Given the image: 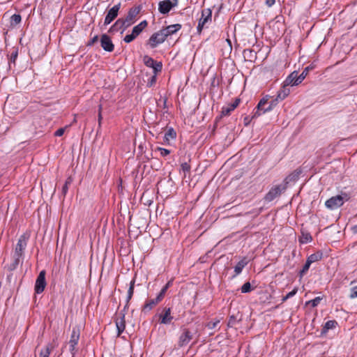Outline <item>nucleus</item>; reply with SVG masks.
<instances>
[{"label":"nucleus","mask_w":357,"mask_h":357,"mask_svg":"<svg viewBox=\"0 0 357 357\" xmlns=\"http://www.w3.org/2000/svg\"><path fill=\"white\" fill-rule=\"evenodd\" d=\"M141 10L140 6L132 7L129 10L125 18L118 19L115 23L109 28L108 32L109 33H114L119 31H121L122 34L125 30L135 22L137 15L139 13Z\"/></svg>","instance_id":"obj_1"},{"label":"nucleus","mask_w":357,"mask_h":357,"mask_svg":"<svg viewBox=\"0 0 357 357\" xmlns=\"http://www.w3.org/2000/svg\"><path fill=\"white\" fill-rule=\"evenodd\" d=\"M350 199L349 194L345 192H341L340 195L331 197L326 201L325 206L326 208L334 210L342 206L345 202Z\"/></svg>","instance_id":"obj_2"},{"label":"nucleus","mask_w":357,"mask_h":357,"mask_svg":"<svg viewBox=\"0 0 357 357\" xmlns=\"http://www.w3.org/2000/svg\"><path fill=\"white\" fill-rule=\"evenodd\" d=\"M212 20V10L211 8H206L202 11V17L199 20L197 27V32L202 33V29L208 24L211 22Z\"/></svg>","instance_id":"obj_3"},{"label":"nucleus","mask_w":357,"mask_h":357,"mask_svg":"<svg viewBox=\"0 0 357 357\" xmlns=\"http://www.w3.org/2000/svg\"><path fill=\"white\" fill-rule=\"evenodd\" d=\"M29 239V236L24 234L21 235L18 239V241L15 245V252L13 255L16 257H22L24 255V252L27 245V241Z\"/></svg>","instance_id":"obj_4"},{"label":"nucleus","mask_w":357,"mask_h":357,"mask_svg":"<svg viewBox=\"0 0 357 357\" xmlns=\"http://www.w3.org/2000/svg\"><path fill=\"white\" fill-rule=\"evenodd\" d=\"M286 186L284 185H278L271 188L268 192L265 195L264 200L268 202H272L276 197H279L282 192L286 190Z\"/></svg>","instance_id":"obj_5"},{"label":"nucleus","mask_w":357,"mask_h":357,"mask_svg":"<svg viewBox=\"0 0 357 357\" xmlns=\"http://www.w3.org/2000/svg\"><path fill=\"white\" fill-rule=\"evenodd\" d=\"M165 40V34H164V33H162V30L160 29L158 32H155L151 35L147 42V44L149 45L151 48H155L159 44L164 43Z\"/></svg>","instance_id":"obj_6"},{"label":"nucleus","mask_w":357,"mask_h":357,"mask_svg":"<svg viewBox=\"0 0 357 357\" xmlns=\"http://www.w3.org/2000/svg\"><path fill=\"white\" fill-rule=\"evenodd\" d=\"M45 275L46 271L43 270L39 273L37 277L35 284V291L36 294L42 293L47 285Z\"/></svg>","instance_id":"obj_7"},{"label":"nucleus","mask_w":357,"mask_h":357,"mask_svg":"<svg viewBox=\"0 0 357 357\" xmlns=\"http://www.w3.org/2000/svg\"><path fill=\"white\" fill-rule=\"evenodd\" d=\"M178 4V0H165L160 1L158 10L162 14H167L172 8Z\"/></svg>","instance_id":"obj_8"},{"label":"nucleus","mask_w":357,"mask_h":357,"mask_svg":"<svg viewBox=\"0 0 357 357\" xmlns=\"http://www.w3.org/2000/svg\"><path fill=\"white\" fill-rule=\"evenodd\" d=\"M79 336H80L79 328L77 326L73 327L72 329V333H71L70 339L69 341L70 351L71 353L74 352V351L75 349V347L77 344L78 341L79 340Z\"/></svg>","instance_id":"obj_9"},{"label":"nucleus","mask_w":357,"mask_h":357,"mask_svg":"<svg viewBox=\"0 0 357 357\" xmlns=\"http://www.w3.org/2000/svg\"><path fill=\"white\" fill-rule=\"evenodd\" d=\"M121 7V3H118L111 8L105 18L104 25L107 26L116 17L118 16V13Z\"/></svg>","instance_id":"obj_10"},{"label":"nucleus","mask_w":357,"mask_h":357,"mask_svg":"<svg viewBox=\"0 0 357 357\" xmlns=\"http://www.w3.org/2000/svg\"><path fill=\"white\" fill-rule=\"evenodd\" d=\"M192 339V333L188 328H183V332L181 334L178 345L179 347H183L184 346H186L190 340Z\"/></svg>","instance_id":"obj_11"},{"label":"nucleus","mask_w":357,"mask_h":357,"mask_svg":"<svg viewBox=\"0 0 357 357\" xmlns=\"http://www.w3.org/2000/svg\"><path fill=\"white\" fill-rule=\"evenodd\" d=\"M270 98V96H266L260 100L256 107V111L252 116V119L257 118L264 114V109H265L267 106Z\"/></svg>","instance_id":"obj_12"},{"label":"nucleus","mask_w":357,"mask_h":357,"mask_svg":"<svg viewBox=\"0 0 357 357\" xmlns=\"http://www.w3.org/2000/svg\"><path fill=\"white\" fill-rule=\"evenodd\" d=\"M100 45L102 49L106 51L111 52L114 49V45L109 38L107 34H102L100 38Z\"/></svg>","instance_id":"obj_13"},{"label":"nucleus","mask_w":357,"mask_h":357,"mask_svg":"<svg viewBox=\"0 0 357 357\" xmlns=\"http://www.w3.org/2000/svg\"><path fill=\"white\" fill-rule=\"evenodd\" d=\"M171 308L165 307L162 312L159 315L160 323L163 324H170L173 320V317L171 315Z\"/></svg>","instance_id":"obj_14"},{"label":"nucleus","mask_w":357,"mask_h":357,"mask_svg":"<svg viewBox=\"0 0 357 357\" xmlns=\"http://www.w3.org/2000/svg\"><path fill=\"white\" fill-rule=\"evenodd\" d=\"M298 73L296 70L292 72L284 80V83L285 86H297L302 82H298Z\"/></svg>","instance_id":"obj_15"},{"label":"nucleus","mask_w":357,"mask_h":357,"mask_svg":"<svg viewBox=\"0 0 357 357\" xmlns=\"http://www.w3.org/2000/svg\"><path fill=\"white\" fill-rule=\"evenodd\" d=\"M116 326L118 331V336H119L125 330L126 321H125V313L121 312L119 317L115 320Z\"/></svg>","instance_id":"obj_16"},{"label":"nucleus","mask_w":357,"mask_h":357,"mask_svg":"<svg viewBox=\"0 0 357 357\" xmlns=\"http://www.w3.org/2000/svg\"><path fill=\"white\" fill-rule=\"evenodd\" d=\"M181 29V24H174L169 26H166L165 28L162 29V33L165 34V38H167L169 36H172L176 33L178 31Z\"/></svg>","instance_id":"obj_17"},{"label":"nucleus","mask_w":357,"mask_h":357,"mask_svg":"<svg viewBox=\"0 0 357 357\" xmlns=\"http://www.w3.org/2000/svg\"><path fill=\"white\" fill-rule=\"evenodd\" d=\"M302 173V171L299 169H297L296 170H294L293 172H291L290 174H289L284 180V185H285L287 187V185L288 183H289L290 182H295L296 181L298 178H299V176L300 174Z\"/></svg>","instance_id":"obj_18"},{"label":"nucleus","mask_w":357,"mask_h":357,"mask_svg":"<svg viewBox=\"0 0 357 357\" xmlns=\"http://www.w3.org/2000/svg\"><path fill=\"white\" fill-rule=\"evenodd\" d=\"M162 301L158 296L155 298L150 299L146 301L144 307V311H150L152 310L157 304H158Z\"/></svg>","instance_id":"obj_19"},{"label":"nucleus","mask_w":357,"mask_h":357,"mask_svg":"<svg viewBox=\"0 0 357 357\" xmlns=\"http://www.w3.org/2000/svg\"><path fill=\"white\" fill-rule=\"evenodd\" d=\"M243 57L245 61L254 62L257 59V53L251 49H245L243 51Z\"/></svg>","instance_id":"obj_20"},{"label":"nucleus","mask_w":357,"mask_h":357,"mask_svg":"<svg viewBox=\"0 0 357 357\" xmlns=\"http://www.w3.org/2000/svg\"><path fill=\"white\" fill-rule=\"evenodd\" d=\"M337 325V322L335 320H329L326 321L321 329V335H324L326 334L330 329L335 328Z\"/></svg>","instance_id":"obj_21"},{"label":"nucleus","mask_w":357,"mask_h":357,"mask_svg":"<svg viewBox=\"0 0 357 357\" xmlns=\"http://www.w3.org/2000/svg\"><path fill=\"white\" fill-rule=\"evenodd\" d=\"M287 86H285V84L283 83L282 89L278 91L276 98H278L279 101L283 100L290 93V90Z\"/></svg>","instance_id":"obj_22"},{"label":"nucleus","mask_w":357,"mask_h":357,"mask_svg":"<svg viewBox=\"0 0 357 357\" xmlns=\"http://www.w3.org/2000/svg\"><path fill=\"white\" fill-rule=\"evenodd\" d=\"M248 264V261L246 257H243L234 267L235 275L240 274L243 268Z\"/></svg>","instance_id":"obj_23"},{"label":"nucleus","mask_w":357,"mask_h":357,"mask_svg":"<svg viewBox=\"0 0 357 357\" xmlns=\"http://www.w3.org/2000/svg\"><path fill=\"white\" fill-rule=\"evenodd\" d=\"M135 279H132L130 281V287H129V289H128V295H127V298H126V305L124 307L123 310H125L126 308L128 307L129 301H130V299L132 298V297L133 296L134 288H135Z\"/></svg>","instance_id":"obj_24"},{"label":"nucleus","mask_w":357,"mask_h":357,"mask_svg":"<svg viewBox=\"0 0 357 357\" xmlns=\"http://www.w3.org/2000/svg\"><path fill=\"white\" fill-rule=\"evenodd\" d=\"M18 56V48L13 47V51L10 55V57L8 58V66L9 68H11L13 66H15V61Z\"/></svg>","instance_id":"obj_25"},{"label":"nucleus","mask_w":357,"mask_h":357,"mask_svg":"<svg viewBox=\"0 0 357 357\" xmlns=\"http://www.w3.org/2000/svg\"><path fill=\"white\" fill-rule=\"evenodd\" d=\"M148 22L146 20H143L139 24L135 26L132 29V32L136 36H138L142 31L147 26Z\"/></svg>","instance_id":"obj_26"},{"label":"nucleus","mask_w":357,"mask_h":357,"mask_svg":"<svg viewBox=\"0 0 357 357\" xmlns=\"http://www.w3.org/2000/svg\"><path fill=\"white\" fill-rule=\"evenodd\" d=\"M241 320V316L239 312L236 314H231L229 317L227 326L228 327H234L236 324Z\"/></svg>","instance_id":"obj_27"},{"label":"nucleus","mask_w":357,"mask_h":357,"mask_svg":"<svg viewBox=\"0 0 357 357\" xmlns=\"http://www.w3.org/2000/svg\"><path fill=\"white\" fill-rule=\"evenodd\" d=\"M176 137V132L172 128H169L165 132L164 136V141L169 142L170 139H174Z\"/></svg>","instance_id":"obj_28"},{"label":"nucleus","mask_w":357,"mask_h":357,"mask_svg":"<svg viewBox=\"0 0 357 357\" xmlns=\"http://www.w3.org/2000/svg\"><path fill=\"white\" fill-rule=\"evenodd\" d=\"M13 262L7 266V270L10 272L17 268V267L20 264V259L22 258L20 257H16L15 255H13Z\"/></svg>","instance_id":"obj_29"},{"label":"nucleus","mask_w":357,"mask_h":357,"mask_svg":"<svg viewBox=\"0 0 357 357\" xmlns=\"http://www.w3.org/2000/svg\"><path fill=\"white\" fill-rule=\"evenodd\" d=\"M323 253L321 252H317L314 254L310 255L307 260L309 261L311 264L320 261L322 259Z\"/></svg>","instance_id":"obj_30"},{"label":"nucleus","mask_w":357,"mask_h":357,"mask_svg":"<svg viewBox=\"0 0 357 357\" xmlns=\"http://www.w3.org/2000/svg\"><path fill=\"white\" fill-rule=\"evenodd\" d=\"M54 347L52 344H48L44 349H41L39 357H49Z\"/></svg>","instance_id":"obj_31"},{"label":"nucleus","mask_w":357,"mask_h":357,"mask_svg":"<svg viewBox=\"0 0 357 357\" xmlns=\"http://www.w3.org/2000/svg\"><path fill=\"white\" fill-rule=\"evenodd\" d=\"M278 102L279 100L277 98L272 99L270 102L268 101L267 106L265 109H264V114L273 110V108L278 105Z\"/></svg>","instance_id":"obj_32"},{"label":"nucleus","mask_w":357,"mask_h":357,"mask_svg":"<svg viewBox=\"0 0 357 357\" xmlns=\"http://www.w3.org/2000/svg\"><path fill=\"white\" fill-rule=\"evenodd\" d=\"M312 240V238L308 232H302V235L299 238V242L303 244L311 242Z\"/></svg>","instance_id":"obj_33"},{"label":"nucleus","mask_w":357,"mask_h":357,"mask_svg":"<svg viewBox=\"0 0 357 357\" xmlns=\"http://www.w3.org/2000/svg\"><path fill=\"white\" fill-rule=\"evenodd\" d=\"M313 68L314 67L311 65L305 68L303 72L299 75L298 82H303L307 75V74L309 73V71L312 70Z\"/></svg>","instance_id":"obj_34"},{"label":"nucleus","mask_w":357,"mask_h":357,"mask_svg":"<svg viewBox=\"0 0 357 357\" xmlns=\"http://www.w3.org/2000/svg\"><path fill=\"white\" fill-rule=\"evenodd\" d=\"M234 109H231V105H229L226 107H223L222 108L221 114L220 117H217L216 120L218 121L219 119L222 118V116H229Z\"/></svg>","instance_id":"obj_35"},{"label":"nucleus","mask_w":357,"mask_h":357,"mask_svg":"<svg viewBox=\"0 0 357 357\" xmlns=\"http://www.w3.org/2000/svg\"><path fill=\"white\" fill-rule=\"evenodd\" d=\"M143 61L147 67H150V68L153 67V64L155 62V61L153 59H152L151 57H150L147 55L144 56Z\"/></svg>","instance_id":"obj_36"},{"label":"nucleus","mask_w":357,"mask_h":357,"mask_svg":"<svg viewBox=\"0 0 357 357\" xmlns=\"http://www.w3.org/2000/svg\"><path fill=\"white\" fill-rule=\"evenodd\" d=\"M311 264H312L309 261L306 260V262L303 266V268L299 272V277L301 278H303V275L308 271Z\"/></svg>","instance_id":"obj_37"},{"label":"nucleus","mask_w":357,"mask_h":357,"mask_svg":"<svg viewBox=\"0 0 357 357\" xmlns=\"http://www.w3.org/2000/svg\"><path fill=\"white\" fill-rule=\"evenodd\" d=\"M22 17L20 14H14L10 17L11 25H17L21 22Z\"/></svg>","instance_id":"obj_38"},{"label":"nucleus","mask_w":357,"mask_h":357,"mask_svg":"<svg viewBox=\"0 0 357 357\" xmlns=\"http://www.w3.org/2000/svg\"><path fill=\"white\" fill-rule=\"evenodd\" d=\"M153 70V74H158V73L160 72L162 68V64L161 62L156 61L153 64V67H151Z\"/></svg>","instance_id":"obj_39"},{"label":"nucleus","mask_w":357,"mask_h":357,"mask_svg":"<svg viewBox=\"0 0 357 357\" xmlns=\"http://www.w3.org/2000/svg\"><path fill=\"white\" fill-rule=\"evenodd\" d=\"M253 289L251 287V284L249 282H245L241 288V291L242 293H249Z\"/></svg>","instance_id":"obj_40"},{"label":"nucleus","mask_w":357,"mask_h":357,"mask_svg":"<svg viewBox=\"0 0 357 357\" xmlns=\"http://www.w3.org/2000/svg\"><path fill=\"white\" fill-rule=\"evenodd\" d=\"M137 37V36H136L135 34L132 31L130 34H128L124 37L123 41L126 43H130L132 41H133Z\"/></svg>","instance_id":"obj_41"},{"label":"nucleus","mask_w":357,"mask_h":357,"mask_svg":"<svg viewBox=\"0 0 357 357\" xmlns=\"http://www.w3.org/2000/svg\"><path fill=\"white\" fill-rule=\"evenodd\" d=\"M321 299L322 298L321 297L318 296L311 301H309L307 303V304H310L312 307H314L320 303V301H321Z\"/></svg>","instance_id":"obj_42"},{"label":"nucleus","mask_w":357,"mask_h":357,"mask_svg":"<svg viewBox=\"0 0 357 357\" xmlns=\"http://www.w3.org/2000/svg\"><path fill=\"white\" fill-rule=\"evenodd\" d=\"M298 291V288L295 287L291 291L289 292L285 296H284L282 299V302L286 301L288 298L294 296Z\"/></svg>","instance_id":"obj_43"},{"label":"nucleus","mask_w":357,"mask_h":357,"mask_svg":"<svg viewBox=\"0 0 357 357\" xmlns=\"http://www.w3.org/2000/svg\"><path fill=\"white\" fill-rule=\"evenodd\" d=\"M157 150L160 151L162 157L167 156L170 153V151L165 148L158 147Z\"/></svg>","instance_id":"obj_44"},{"label":"nucleus","mask_w":357,"mask_h":357,"mask_svg":"<svg viewBox=\"0 0 357 357\" xmlns=\"http://www.w3.org/2000/svg\"><path fill=\"white\" fill-rule=\"evenodd\" d=\"M181 169L184 173L190 172V165L188 162H183L181 165Z\"/></svg>","instance_id":"obj_45"},{"label":"nucleus","mask_w":357,"mask_h":357,"mask_svg":"<svg viewBox=\"0 0 357 357\" xmlns=\"http://www.w3.org/2000/svg\"><path fill=\"white\" fill-rule=\"evenodd\" d=\"M349 298L351 299H354L355 298H357V285L355 287H353L351 289V293L349 295Z\"/></svg>","instance_id":"obj_46"},{"label":"nucleus","mask_w":357,"mask_h":357,"mask_svg":"<svg viewBox=\"0 0 357 357\" xmlns=\"http://www.w3.org/2000/svg\"><path fill=\"white\" fill-rule=\"evenodd\" d=\"M156 74H153L147 82V86L151 87L156 82Z\"/></svg>","instance_id":"obj_47"},{"label":"nucleus","mask_w":357,"mask_h":357,"mask_svg":"<svg viewBox=\"0 0 357 357\" xmlns=\"http://www.w3.org/2000/svg\"><path fill=\"white\" fill-rule=\"evenodd\" d=\"M167 289H168L167 287L164 286L162 288V289L160 290V291L159 294L158 295V296L162 300L164 298V297H165V295Z\"/></svg>","instance_id":"obj_48"},{"label":"nucleus","mask_w":357,"mask_h":357,"mask_svg":"<svg viewBox=\"0 0 357 357\" xmlns=\"http://www.w3.org/2000/svg\"><path fill=\"white\" fill-rule=\"evenodd\" d=\"M220 321L217 320L216 321H211L208 324L207 326L210 329H214L217 325L219 324Z\"/></svg>","instance_id":"obj_49"},{"label":"nucleus","mask_w":357,"mask_h":357,"mask_svg":"<svg viewBox=\"0 0 357 357\" xmlns=\"http://www.w3.org/2000/svg\"><path fill=\"white\" fill-rule=\"evenodd\" d=\"M65 132V128H61L59 129H58L55 132H54V135L56 136V137H61L63 135Z\"/></svg>","instance_id":"obj_50"},{"label":"nucleus","mask_w":357,"mask_h":357,"mask_svg":"<svg viewBox=\"0 0 357 357\" xmlns=\"http://www.w3.org/2000/svg\"><path fill=\"white\" fill-rule=\"evenodd\" d=\"M239 102L240 99L236 98L233 103L230 104L231 109H235L239 105Z\"/></svg>","instance_id":"obj_51"},{"label":"nucleus","mask_w":357,"mask_h":357,"mask_svg":"<svg viewBox=\"0 0 357 357\" xmlns=\"http://www.w3.org/2000/svg\"><path fill=\"white\" fill-rule=\"evenodd\" d=\"M98 40V36H95L90 41H89L87 45L91 46L93 45L95 43H96Z\"/></svg>","instance_id":"obj_52"},{"label":"nucleus","mask_w":357,"mask_h":357,"mask_svg":"<svg viewBox=\"0 0 357 357\" xmlns=\"http://www.w3.org/2000/svg\"><path fill=\"white\" fill-rule=\"evenodd\" d=\"M68 190V185H67L64 183L63 186L62 187V190H61L62 195L63 196H65L66 195Z\"/></svg>","instance_id":"obj_53"},{"label":"nucleus","mask_w":357,"mask_h":357,"mask_svg":"<svg viewBox=\"0 0 357 357\" xmlns=\"http://www.w3.org/2000/svg\"><path fill=\"white\" fill-rule=\"evenodd\" d=\"M275 3V0H266V5L268 7H271Z\"/></svg>","instance_id":"obj_54"},{"label":"nucleus","mask_w":357,"mask_h":357,"mask_svg":"<svg viewBox=\"0 0 357 357\" xmlns=\"http://www.w3.org/2000/svg\"><path fill=\"white\" fill-rule=\"evenodd\" d=\"M351 230L354 234H357V223L351 227Z\"/></svg>","instance_id":"obj_55"},{"label":"nucleus","mask_w":357,"mask_h":357,"mask_svg":"<svg viewBox=\"0 0 357 357\" xmlns=\"http://www.w3.org/2000/svg\"><path fill=\"white\" fill-rule=\"evenodd\" d=\"M243 122H244V124L245 126H248L249 123H250V119L249 116L245 117Z\"/></svg>","instance_id":"obj_56"},{"label":"nucleus","mask_w":357,"mask_h":357,"mask_svg":"<svg viewBox=\"0 0 357 357\" xmlns=\"http://www.w3.org/2000/svg\"><path fill=\"white\" fill-rule=\"evenodd\" d=\"M72 182H73V178L70 176L66 179L65 184L67 185H69L72 183Z\"/></svg>","instance_id":"obj_57"},{"label":"nucleus","mask_w":357,"mask_h":357,"mask_svg":"<svg viewBox=\"0 0 357 357\" xmlns=\"http://www.w3.org/2000/svg\"><path fill=\"white\" fill-rule=\"evenodd\" d=\"M226 42H227V45H228V46H229V50H230V51H231V50H232V45H231V40H230V39H229V38H227V39L226 40Z\"/></svg>","instance_id":"obj_58"},{"label":"nucleus","mask_w":357,"mask_h":357,"mask_svg":"<svg viewBox=\"0 0 357 357\" xmlns=\"http://www.w3.org/2000/svg\"><path fill=\"white\" fill-rule=\"evenodd\" d=\"M102 114H101V113H100V112H98V126H99V127H100V125H101V121H102Z\"/></svg>","instance_id":"obj_59"},{"label":"nucleus","mask_w":357,"mask_h":357,"mask_svg":"<svg viewBox=\"0 0 357 357\" xmlns=\"http://www.w3.org/2000/svg\"><path fill=\"white\" fill-rule=\"evenodd\" d=\"M172 280H169L165 286L167 287V289H169L172 285Z\"/></svg>","instance_id":"obj_60"},{"label":"nucleus","mask_w":357,"mask_h":357,"mask_svg":"<svg viewBox=\"0 0 357 357\" xmlns=\"http://www.w3.org/2000/svg\"><path fill=\"white\" fill-rule=\"evenodd\" d=\"M101 111H102V105H100L99 108H98V112H101Z\"/></svg>","instance_id":"obj_61"}]
</instances>
